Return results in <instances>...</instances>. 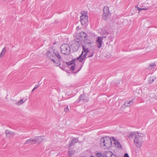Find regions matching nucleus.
<instances>
[{"mask_svg": "<svg viewBox=\"0 0 157 157\" xmlns=\"http://www.w3.org/2000/svg\"><path fill=\"white\" fill-rule=\"evenodd\" d=\"M48 57L54 63L56 62L55 59L57 58L60 61H62V58L60 56L59 52L56 50L51 48L46 53Z\"/></svg>", "mask_w": 157, "mask_h": 157, "instance_id": "obj_1", "label": "nucleus"}, {"mask_svg": "<svg viewBox=\"0 0 157 157\" xmlns=\"http://www.w3.org/2000/svg\"><path fill=\"white\" fill-rule=\"evenodd\" d=\"M101 146L105 149L109 148L112 145L111 139L108 136H104L102 137L100 141Z\"/></svg>", "mask_w": 157, "mask_h": 157, "instance_id": "obj_2", "label": "nucleus"}, {"mask_svg": "<svg viewBox=\"0 0 157 157\" xmlns=\"http://www.w3.org/2000/svg\"><path fill=\"white\" fill-rule=\"evenodd\" d=\"M89 51V49L85 45L82 46V51L81 55L77 58L76 59L80 62L85 61L86 58L87 53Z\"/></svg>", "mask_w": 157, "mask_h": 157, "instance_id": "obj_3", "label": "nucleus"}, {"mask_svg": "<svg viewBox=\"0 0 157 157\" xmlns=\"http://www.w3.org/2000/svg\"><path fill=\"white\" fill-rule=\"evenodd\" d=\"M61 52L65 55H69L71 51V48L69 45L66 44H62L60 47Z\"/></svg>", "mask_w": 157, "mask_h": 157, "instance_id": "obj_4", "label": "nucleus"}, {"mask_svg": "<svg viewBox=\"0 0 157 157\" xmlns=\"http://www.w3.org/2000/svg\"><path fill=\"white\" fill-rule=\"evenodd\" d=\"M82 16H80V21L82 25L86 24L88 21V17L87 15H86V12H81Z\"/></svg>", "mask_w": 157, "mask_h": 157, "instance_id": "obj_5", "label": "nucleus"}, {"mask_svg": "<svg viewBox=\"0 0 157 157\" xmlns=\"http://www.w3.org/2000/svg\"><path fill=\"white\" fill-rule=\"evenodd\" d=\"M146 4L145 3H141L140 5V6L141 8H140L137 6H135V7H136L137 10L139 11V13L140 12V11L141 10H145L149 9L150 8V6H146Z\"/></svg>", "mask_w": 157, "mask_h": 157, "instance_id": "obj_6", "label": "nucleus"}, {"mask_svg": "<svg viewBox=\"0 0 157 157\" xmlns=\"http://www.w3.org/2000/svg\"><path fill=\"white\" fill-rule=\"evenodd\" d=\"M134 142L136 146L138 147H140L142 146V143L143 142V139L139 138L137 137L134 138Z\"/></svg>", "mask_w": 157, "mask_h": 157, "instance_id": "obj_7", "label": "nucleus"}, {"mask_svg": "<svg viewBox=\"0 0 157 157\" xmlns=\"http://www.w3.org/2000/svg\"><path fill=\"white\" fill-rule=\"evenodd\" d=\"M106 37L105 36H103V37L98 36V37L96 40V44L97 47L98 48H100L101 46L103 38H105Z\"/></svg>", "mask_w": 157, "mask_h": 157, "instance_id": "obj_8", "label": "nucleus"}, {"mask_svg": "<svg viewBox=\"0 0 157 157\" xmlns=\"http://www.w3.org/2000/svg\"><path fill=\"white\" fill-rule=\"evenodd\" d=\"M82 40L80 38V36L78 35V36L76 37V38L75 39V43L76 44V49L75 50H77L78 49V47L79 46L80 43L82 41Z\"/></svg>", "mask_w": 157, "mask_h": 157, "instance_id": "obj_9", "label": "nucleus"}, {"mask_svg": "<svg viewBox=\"0 0 157 157\" xmlns=\"http://www.w3.org/2000/svg\"><path fill=\"white\" fill-rule=\"evenodd\" d=\"M35 140V143H37L38 144H40L44 139V137L43 136L36 137L34 138Z\"/></svg>", "mask_w": 157, "mask_h": 157, "instance_id": "obj_10", "label": "nucleus"}, {"mask_svg": "<svg viewBox=\"0 0 157 157\" xmlns=\"http://www.w3.org/2000/svg\"><path fill=\"white\" fill-rule=\"evenodd\" d=\"M78 141V138H73L70 143L68 146L69 147H71L75 145V144Z\"/></svg>", "mask_w": 157, "mask_h": 157, "instance_id": "obj_11", "label": "nucleus"}, {"mask_svg": "<svg viewBox=\"0 0 157 157\" xmlns=\"http://www.w3.org/2000/svg\"><path fill=\"white\" fill-rule=\"evenodd\" d=\"M105 157H117L110 151H107L105 154Z\"/></svg>", "mask_w": 157, "mask_h": 157, "instance_id": "obj_12", "label": "nucleus"}, {"mask_svg": "<svg viewBox=\"0 0 157 157\" xmlns=\"http://www.w3.org/2000/svg\"><path fill=\"white\" fill-rule=\"evenodd\" d=\"M78 36H80V38L82 40H84L85 39L86 37H87L86 34L84 32H81L78 34Z\"/></svg>", "mask_w": 157, "mask_h": 157, "instance_id": "obj_13", "label": "nucleus"}, {"mask_svg": "<svg viewBox=\"0 0 157 157\" xmlns=\"http://www.w3.org/2000/svg\"><path fill=\"white\" fill-rule=\"evenodd\" d=\"M6 136L7 138L10 137L11 136H13L14 135V132H11L8 130H6L5 132Z\"/></svg>", "mask_w": 157, "mask_h": 157, "instance_id": "obj_14", "label": "nucleus"}, {"mask_svg": "<svg viewBox=\"0 0 157 157\" xmlns=\"http://www.w3.org/2000/svg\"><path fill=\"white\" fill-rule=\"evenodd\" d=\"M81 100H82L83 101H87V100L84 94L80 95L79 98L77 100L78 102H79Z\"/></svg>", "mask_w": 157, "mask_h": 157, "instance_id": "obj_15", "label": "nucleus"}, {"mask_svg": "<svg viewBox=\"0 0 157 157\" xmlns=\"http://www.w3.org/2000/svg\"><path fill=\"white\" fill-rule=\"evenodd\" d=\"M136 132H130L128 135V137L130 138H133L137 137Z\"/></svg>", "mask_w": 157, "mask_h": 157, "instance_id": "obj_16", "label": "nucleus"}, {"mask_svg": "<svg viewBox=\"0 0 157 157\" xmlns=\"http://www.w3.org/2000/svg\"><path fill=\"white\" fill-rule=\"evenodd\" d=\"M36 143L35 138L34 139H29L27 140L25 143V144H34Z\"/></svg>", "mask_w": 157, "mask_h": 157, "instance_id": "obj_17", "label": "nucleus"}, {"mask_svg": "<svg viewBox=\"0 0 157 157\" xmlns=\"http://www.w3.org/2000/svg\"><path fill=\"white\" fill-rule=\"evenodd\" d=\"M133 100L132 99L129 101H126L124 103V105L127 107H129L131 106L133 104Z\"/></svg>", "mask_w": 157, "mask_h": 157, "instance_id": "obj_18", "label": "nucleus"}, {"mask_svg": "<svg viewBox=\"0 0 157 157\" xmlns=\"http://www.w3.org/2000/svg\"><path fill=\"white\" fill-rule=\"evenodd\" d=\"M69 155L70 156H72L74 154L75 151H73L72 148H69L68 150Z\"/></svg>", "mask_w": 157, "mask_h": 157, "instance_id": "obj_19", "label": "nucleus"}, {"mask_svg": "<svg viewBox=\"0 0 157 157\" xmlns=\"http://www.w3.org/2000/svg\"><path fill=\"white\" fill-rule=\"evenodd\" d=\"M156 65L155 63H152L150 64L149 67L147 68V69L151 70L152 69L154 68L155 67Z\"/></svg>", "mask_w": 157, "mask_h": 157, "instance_id": "obj_20", "label": "nucleus"}, {"mask_svg": "<svg viewBox=\"0 0 157 157\" xmlns=\"http://www.w3.org/2000/svg\"><path fill=\"white\" fill-rule=\"evenodd\" d=\"M104 13L110 14L109 9L107 7H105L103 9Z\"/></svg>", "mask_w": 157, "mask_h": 157, "instance_id": "obj_21", "label": "nucleus"}, {"mask_svg": "<svg viewBox=\"0 0 157 157\" xmlns=\"http://www.w3.org/2000/svg\"><path fill=\"white\" fill-rule=\"evenodd\" d=\"M76 60V59H74L73 60L71 61H70L69 62H65V63H66L67 64V66H69L71 65H72L74 64H75V60Z\"/></svg>", "mask_w": 157, "mask_h": 157, "instance_id": "obj_22", "label": "nucleus"}, {"mask_svg": "<svg viewBox=\"0 0 157 157\" xmlns=\"http://www.w3.org/2000/svg\"><path fill=\"white\" fill-rule=\"evenodd\" d=\"M155 78V77L154 76H150L149 78V83L150 84L151 83L154 81Z\"/></svg>", "mask_w": 157, "mask_h": 157, "instance_id": "obj_23", "label": "nucleus"}, {"mask_svg": "<svg viewBox=\"0 0 157 157\" xmlns=\"http://www.w3.org/2000/svg\"><path fill=\"white\" fill-rule=\"evenodd\" d=\"M136 133L137 137L139 138H142V137L145 136V134L142 133H138L136 132Z\"/></svg>", "mask_w": 157, "mask_h": 157, "instance_id": "obj_24", "label": "nucleus"}, {"mask_svg": "<svg viewBox=\"0 0 157 157\" xmlns=\"http://www.w3.org/2000/svg\"><path fill=\"white\" fill-rule=\"evenodd\" d=\"M94 54L93 52H91L90 51H89L88 53H87V57H91L93 56ZM87 58V57H86Z\"/></svg>", "mask_w": 157, "mask_h": 157, "instance_id": "obj_25", "label": "nucleus"}, {"mask_svg": "<svg viewBox=\"0 0 157 157\" xmlns=\"http://www.w3.org/2000/svg\"><path fill=\"white\" fill-rule=\"evenodd\" d=\"M68 67L70 69V70L72 71H73L75 69V64H74L72 65L68 66Z\"/></svg>", "mask_w": 157, "mask_h": 157, "instance_id": "obj_26", "label": "nucleus"}, {"mask_svg": "<svg viewBox=\"0 0 157 157\" xmlns=\"http://www.w3.org/2000/svg\"><path fill=\"white\" fill-rule=\"evenodd\" d=\"M110 14L104 13L103 14L102 17L103 18L104 20H106L108 19L109 17V16Z\"/></svg>", "mask_w": 157, "mask_h": 157, "instance_id": "obj_27", "label": "nucleus"}, {"mask_svg": "<svg viewBox=\"0 0 157 157\" xmlns=\"http://www.w3.org/2000/svg\"><path fill=\"white\" fill-rule=\"evenodd\" d=\"M96 156L98 157H105V154L101 152H97L96 154Z\"/></svg>", "mask_w": 157, "mask_h": 157, "instance_id": "obj_28", "label": "nucleus"}, {"mask_svg": "<svg viewBox=\"0 0 157 157\" xmlns=\"http://www.w3.org/2000/svg\"><path fill=\"white\" fill-rule=\"evenodd\" d=\"M25 101H23V99H22L18 102H16L15 104L18 106L23 103Z\"/></svg>", "mask_w": 157, "mask_h": 157, "instance_id": "obj_29", "label": "nucleus"}, {"mask_svg": "<svg viewBox=\"0 0 157 157\" xmlns=\"http://www.w3.org/2000/svg\"><path fill=\"white\" fill-rule=\"evenodd\" d=\"M114 143L117 147H121V144L118 142L117 140L115 141Z\"/></svg>", "mask_w": 157, "mask_h": 157, "instance_id": "obj_30", "label": "nucleus"}, {"mask_svg": "<svg viewBox=\"0 0 157 157\" xmlns=\"http://www.w3.org/2000/svg\"><path fill=\"white\" fill-rule=\"evenodd\" d=\"M6 51V48H4L3 49L1 52H2V54H3L4 55Z\"/></svg>", "mask_w": 157, "mask_h": 157, "instance_id": "obj_31", "label": "nucleus"}, {"mask_svg": "<svg viewBox=\"0 0 157 157\" xmlns=\"http://www.w3.org/2000/svg\"><path fill=\"white\" fill-rule=\"evenodd\" d=\"M39 85H36L34 88L32 90V92H33L35 90L38 88L39 87Z\"/></svg>", "mask_w": 157, "mask_h": 157, "instance_id": "obj_32", "label": "nucleus"}, {"mask_svg": "<svg viewBox=\"0 0 157 157\" xmlns=\"http://www.w3.org/2000/svg\"><path fill=\"white\" fill-rule=\"evenodd\" d=\"M64 110L65 112H67L69 111V109L68 106L66 107L64 109Z\"/></svg>", "mask_w": 157, "mask_h": 157, "instance_id": "obj_33", "label": "nucleus"}, {"mask_svg": "<svg viewBox=\"0 0 157 157\" xmlns=\"http://www.w3.org/2000/svg\"><path fill=\"white\" fill-rule=\"evenodd\" d=\"M124 156V157H129V156L127 153L125 154Z\"/></svg>", "mask_w": 157, "mask_h": 157, "instance_id": "obj_34", "label": "nucleus"}, {"mask_svg": "<svg viewBox=\"0 0 157 157\" xmlns=\"http://www.w3.org/2000/svg\"><path fill=\"white\" fill-rule=\"evenodd\" d=\"M4 55L3 54H2V52H1L0 54V58H2Z\"/></svg>", "mask_w": 157, "mask_h": 157, "instance_id": "obj_35", "label": "nucleus"}, {"mask_svg": "<svg viewBox=\"0 0 157 157\" xmlns=\"http://www.w3.org/2000/svg\"><path fill=\"white\" fill-rule=\"evenodd\" d=\"M112 139L113 141H114V142H115V141H116L115 140V139L114 137H112Z\"/></svg>", "mask_w": 157, "mask_h": 157, "instance_id": "obj_36", "label": "nucleus"}, {"mask_svg": "<svg viewBox=\"0 0 157 157\" xmlns=\"http://www.w3.org/2000/svg\"><path fill=\"white\" fill-rule=\"evenodd\" d=\"M76 29L77 30H79L80 29L79 26H78L77 27Z\"/></svg>", "mask_w": 157, "mask_h": 157, "instance_id": "obj_37", "label": "nucleus"}, {"mask_svg": "<svg viewBox=\"0 0 157 157\" xmlns=\"http://www.w3.org/2000/svg\"><path fill=\"white\" fill-rule=\"evenodd\" d=\"M61 65V64H60V68H61V66H60Z\"/></svg>", "mask_w": 157, "mask_h": 157, "instance_id": "obj_38", "label": "nucleus"}, {"mask_svg": "<svg viewBox=\"0 0 157 157\" xmlns=\"http://www.w3.org/2000/svg\"><path fill=\"white\" fill-rule=\"evenodd\" d=\"M90 157H94L93 156H90Z\"/></svg>", "mask_w": 157, "mask_h": 157, "instance_id": "obj_39", "label": "nucleus"}, {"mask_svg": "<svg viewBox=\"0 0 157 157\" xmlns=\"http://www.w3.org/2000/svg\"><path fill=\"white\" fill-rule=\"evenodd\" d=\"M5 1H6V0H4Z\"/></svg>", "mask_w": 157, "mask_h": 157, "instance_id": "obj_40", "label": "nucleus"}]
</instances>
